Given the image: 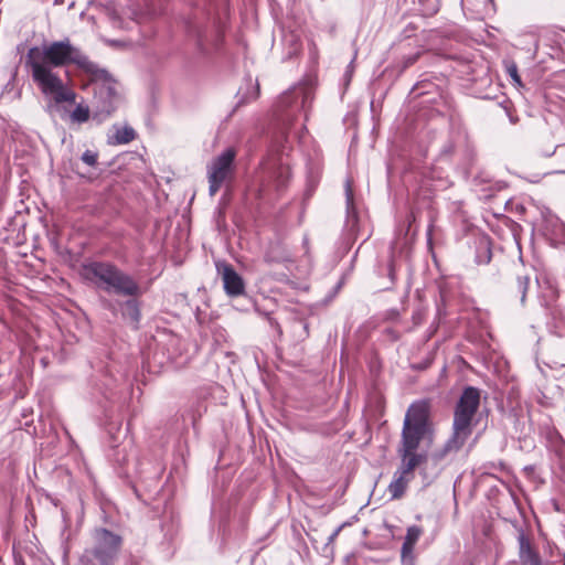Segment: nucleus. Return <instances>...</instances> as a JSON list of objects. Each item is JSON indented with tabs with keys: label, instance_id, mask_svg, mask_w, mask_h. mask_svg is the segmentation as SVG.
I'll list each match as a JSON object with an SVG mask.
<instances>
[{
	"label": "nucleus",
	"instance_id": "obj_18",
	"mask_svg": "<svg viewBox=\"0 0 565 565\" xmlns=\"http://www.w3.org/2000/svg\"><path fill=\"white\" fill-rule=\"evenodd\" d=\"M131 299L126 300L121 305L122 316L129 319L132 323L137 324L140 320V309L138 301L135 299L136 297H130Z\"/></svg>",
	"mask_w": 565,
	"mask_h": 565
},
{
	"label": "nucleus",
	"instance_id": "obj_9",
	"mask_svg": "<svg viewBox=\"0 0 565 565\" xmlns=\"http://www.w3.org/2000/svg\"><path fill=\"white\" fill-rule=\"evenodd\" d=\"M422 466L415 458L401 459L399 466L393 475V479L387 487V492L392 500L402 499L415 478V469Z\"/></svg>",
	"mask_w": 565,
	"mask_h": 565
},
{
	"label": "nucleus",
	"instance_id": "obj_4",
	"mask_svg": "<svg viewBox=\"0 0 565 565\" xmlns=\"http://www.w3.org/2000/svg\"><path fill=\"white\" fill-rule=\"evenodd\" d=\"M82 275L97 288L124 297H138L141 289L128 274L110 263L92 262L83 266Z\"/></svg>",
	"mask_w": 565,
	"mask_h": 565
},
{
	"label": "nucleus",
	"instance_id": "obj_10",
	"mask_svg": "<svg viewBox=\"0 0 565 565\" xmlns=\"http://www.w3.org/2000/svg\"><path fill=\"white\" fill-rule=\"evenodd\" d=\"M267 171L270 182L277 191L284 189L289 180L290 169L288 160L282 158L279 151L269 153L267 160L263 163Z\"/></svg>",
	"mask_w": 565,
	"mask_h": 565
},
{
	"label": "nucleus",
	"instance_id": "obj_14",
	"mask_svg": "<svg viewBox=\"0 0 565 565\" xmlns=\"http://www.w3.org/2000/svg\"><path fill=\"white\" fill-rule=\"evenodd\" d=\"M137 138L138 134L127 122H115L108 132V141H134Z\"/></svg>",
	"mask_w": 565,
	"mask_h": 565
},
{
	"label": "nucleus",
	"instance_id": "obj_25",
	"mask_svg": "<svg viewBox=\"0 0 565 565\" xmlns=\"http://www.w3.org/2000/svg\"><path fill=\"white\" fill-rule=\"evenodd\" d=\"M339 532H340V527H339V529H337V530H335V531H334V532L329 536V542H332V541L337 537V535L339 534Z\"/></svg>",
	"mask_w": 565,
	"mask_h": 565
},
{
	"label": "nucleus",
	"instance_id": "obj_2",
	"mask_svg": "<svg viewBox=\"0 0 565 565\" xmlns=\"http://www.w3.org/2000/svg\"><path fill=\"white\" fill-rule=\"evenodd\" d=\"M315 97V84L311 79H303L284 92L277 99L276 109L278 120L274 122L266 137L271 141L302 140L306 138L307 128L305 124L299 127L292 125V120L299 114L308 119L309 111Z\"/></svg>",
	"mask_w": 565,
	"mask_h": 565
},
{
	"label": "nucleus",
	"instance_id": "obj_19",
	"mask_svg": "<svg viewBox=\"0 0 565 565\" xmlns=\"http://www.w3.org/2000/svg\"><path fill=\"white\" fill-rule=\"evenodd\" d=\"M89 118H92V106L78 104L71 113V119L74 122H86Z\"/></svg>",
	"mask_w": 565,
	"mask_h": 565
},
{
	"label": "nucleus",
	"instance_id": "obj_20",
	"mask_svg": "<svg viewBox=\"0 0 565 565\" xmlns=\"http://www.w3.org/2000/svg\"><path fill=\"white\" fill-rule=\"evenodd\" d=\"M529 284H530L529 276H519L516 279V288H518V292L520 294V299H521L522 303H524Z\"/></svg>",
	"mask_w": 565,
	"mask_h": 565
},
{
	"label": "nucleus",
	"instance_id": "obj_27",
	"mask_svg": "<svg viewBox=\"0 0 565 565\" xmlns=\"http://www.w3.org/2000/svg\"><path fill=\"white\" fill-rule=\"evenodd\" d=\"M258 92H259V87H258V84H256V89H255V93L253 95V98H257Z\"/></svg>",
	"mask_w": 565,
	"mask_h": 565
},
{
	"label": "nucleus",
	"instance_id": "obj_11",
	"mask_svg": "<svg viewBox=\"0 0 565 565\" xmlns=\"http://www.w3.org/2000/svg\"><path fill=\"white\" fill-rule=\"evenodd\" d=\"M216 268L221 275L223 287L227 296L238 297L245 292L244 280L234 270L232 265L227 263H218L216 264Z\"/></svg>",
	"mask_w": 565,
	"mask_h": 565
},
{
	"label": "nucleus",
	"instance_id": "obj_24",
	"mask_svg": "<svg viewBox=\"0 0 565 565\" xmlns=\"http://www.w3.org/2000/svg\"><path fill=\"white\" fill-rule=\"evenodd\" d=\"M276 151H279V152L282 154V158H284L285 160H287V158H285V157H288V153H284V150L279 147V145H277V147H276L275 149H273V150L270 151V153L276 152Z\"/></svg>",
	"mask_w": 565,
	"mask_h": 565
},
{
	"label": "nucleus",
	"instance_id": "obj_23",
	"mask_svg": "<svg viewBox=\"0 0 565 565\" xmlns=\"http://www.w3.org/2000/svg\"><path fill=\"white\" fill-rule=\"evenodd\" d=\"M345 194H347V202H348V205H350L352 203V200H353V193H352V189H351V183L350 181H347V184H345Z\"/></svg>",
	"mask_w": 565,
	"mask_h": 565
},
{
	"label": "nucleus",
	"instance_id": "obj_12",
	"mask_svg": "<svg viewBox=\"0 0 565 565\" xmlns=\"http://www.w3.org/2000/svg\"><path fill=\"white\" fill-rule=\"evenodd\" d=\"M423 534V529L417 525L407 527L406 535L401 548L402 565H416L414 556V547Z\"/></svg>",
	"mask_w": 565,
	"mask_h": 565
},
{
	"label": "nucleus",
	"instance_id": "obj_5",
	"mask_svg": "<svg viewBox=\"0 0 565 565\" xmlns=\"http://www.w3.org/2000/svg\"><path fill=\"white\" fill-rule=\"evenodd\" d=\"M105 75H92L93 98L92 119L97 124L105 121L117 108L119 103V95L116 90L115 82L109 78L105 70H100Z\"/></svg>",
	"mask_w": 565,
	"mask_h": 565
},
{
	"label": "nucleus",
	"instance_id": "obj_8",
	"mask_svg": "<svg viewBox=\"0 0 565 565\" xmlns=\"http://www.w3.org/2000/svg\"><path fill=\"white\" fill-rule=\"evenodd\" d=\"M94 540L93 556L100 565H113L121 546V537L106 529H97L94 532Z\"/></svg>",
	"mask_w": 565,
	"mask_h": 565
},
{
	"label": "nucleus",
	"instance_id": "obj_26",
	"mask_svg": "<svg viewBox=\"0 0 565 565\" xmlns=\"http://www.w3.org/2000/svg\"><path fill=\"white\" fill-rule=\"evenodd\" d=\"M557 147H554L552 150H546L544 153L545 157H551L552 154L556 153Z\"/></svg>",
	"mask_w": 565,
	"mask_h": 565
},
{
	"label": "nucleus",
	"instance_id": "obj_15",
	"mask_svg": "<svg viewBox=\"0 0 565 565\" xmlns=\"http://www.w3.org/2000/svg\"><path fill=\"white\" fill-rule=\"evenodd\" d=\"M547 326L557 337H565V308H551Z\"/></svg>",
	"mask_w": 565,
	"mask_h": 565
},
{
	"label": "nucleus",
	"instance_id": "obj_7",
	"mask_svg": "<svg viewBox=\"0 0 565 565\" xmlns=\"http://www.w3.org/2000/svg\"><path fill=\"white\" fill-rule=\"evenodd\" d=\"M236 156V149L228 147L207 164L209 193L211 196H214L225 182L234 178Z\"/></svg>",
	"mask_w": 565,
	"mask_h": 565
},
{
	"label": "nucleus",
	"instance_id": "obj_29",
	"mask_svg": "<svg viewBox=\"0 0 565 565\" xmlns=\"http://www.w3.org/2000/svg\"><path fill=\"white\" fill-rule=\"evenodd\" d=\"M417 56H414L408 63H414L416 61Z\"/></svg>",
	"mask_w": 565,
	"mask_h": 565
},
{
	"label": "nucleus",
	"instance_id": "obj_28",
	"mask_svg": "<svg viewBox=\"0 0 565 565\" xmlns=\"http://www.w3.org/2000/svg\"><path fill=\"white\" fill-rule=\"evenodd\" d=\"M559 556L562 557V561H563L562 565H565V554H559ZM550 565H553V563H550Z\"/></svg>",
	"mask_w": 565,
	"mask_h": 565
},
{
	"label": "nucleus",
	"instance_id": "obj_13",
	"mask_svg": "<svg viewBox=\"0 0 565 565\" xmlns=\"http://www.w3.org/2000/svg\"><path fill=\"white\" fill-rule=\"evenodd\" d=\"M468 439L460 436L458 433H454L450 438L445 443V445L436 449L431 455L430 459L435 465H438L443 461L449 454L459 451Z\"/></svg>",
	"mask_w": 565,
	"mask_h": 565
},
{
	"label": "nucleus",
	"instance_id": "obj_17",
	"mask_svg": "<svg viewBox=\"0 0 565 565\" xmlns=\"http://www.w3.org/2000/svg\"><path fill=\"white\" fill-rule=\"evenodd\" d=\"M545 231L555 244H565V223L559 218H548L546 221Z\"/></svg>",
	"mask_w": 565,
	"mask_h": 565
},
{
	"label": "nucleus",
	"instance_id": "obj_30",
	"mask_svg": "<svg viewBox=\"0 0 565 565\" xmlns=\"http://www.w3.org/2000/svg\"><path fill=\"white\" fill-rule=\"evenodd\" d=\"M199 45H200V46H203V43H202L201 38H199Z\"/></svg>",
	"mask_w": 565,
	"mask_h": 565
},
{
	"label": "nucleus",
	"instance_id": "obj_1",
	"mask_svg": "<svg viewBox=\"0 0 565 565\" xmlns=\"http://www.w3.org/2000/svg\"><path fill=\"white\" fill-rule=\"evenodd\" d=\"M26 64L31 67L34 83L50 99V105L74 103L76 97L58 73L54 72L55 67L75 64L88 74L105 75L78 47L72 45L70 40L55 41L43 47H31L26 54Z\"/></svg>",
	"mask_w": 565,
	"mask_h": 565
},
{
	"label": "nucleus",
	"instance_id": "obj_21",
	"mask_svg": "<svg viewBox=\"0 0 565 565\" xmlns=\"http://www.w3.org/2000/svg\"><path fill=\"white\" fill-rule=\"evenodd\" d=\"M507 73L510 75L511 79L518 84L521 85V77L518 72V66L514 62H509L505 66Z\"/></svg>",
	"mask_w": 565,
	"mask_h": 565
},
{
	"label": "nucleus",
	"instance_id": "obj_22",
	"mask_svg": "<svg viewBox=\"0 0 565 565\" xmlns=\"http://www.w3.org/2000/svg\"><path fill=\"white\" fill-rule=\"evenodd\" d=\"M97 153L92 151V150H86L83 156H82V160L83 162H85L86 164L93 167L96 164L97 162Z\"/></svg>",
	"mask_w": 565,
	"mask_h": 565
},
{
	"label": "nucleus",
	"instance_id": "obj_6",
	"mask_svg": "<svg viewBox=\"0 0 565 565\" xmlns=\"http://www.w3.org/2000/svg\"><path fill=\"white\" fill-rule=\"evenodd\" d=\"M480 393L473 386L463 390L456 404L452 431L468 439L472 434V420L479 408Z\"/></svg>",
	"mask_w": 565,
	"mask_h": 565
},
{
	"label": "nucleus",
	"instance_id": "obj_3",
	"mask_svg": "<svg viewBox=\"0 0 565 565\" xmlns=\"http://www.w3.org/2000/svg\"><path fill=\"white\" fill-rule=\"evenodd\" d=\"M434 435L433 424L429 416V403L418 401L413 403L404 418L401 441L397 448L399 459H416L423 465L427 461L426 452H417L420 443H431Z\"/></svg>",
	"mask_w": 565,
	"mask_h": 565
},
{
	"label": "nucleus",
	"instance_id": "obj_16",
	"mask_svg": "<svg viewBox=\"0 0 565 565\" xmlns=\"http://www.w3.org/2000/svg\"><path fill=\"white\" fill-rule=\"evenodd\" d=\"M520 562L521 565H550V562H543L539 553L524 540H521L520 544Z\"/></svg>",
	"mask_w": 565,
	"mask_h": 565
}]
</instances>
